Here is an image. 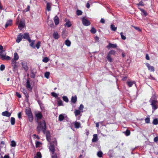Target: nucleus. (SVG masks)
I'll return each mask as SVG.
<instances>
[{
    "label": "nucleus",
    "mask_w": 158,
    "mask_h": 158,
    "mask_svg": "<svg viewBox=\"0 0 158 158\" xmlns=\"http://www.w3.org/2000/svg\"><path fill=\"white\" fill-rule=\"evenodd\" d=\"M46 123L44 120L39 122L38 123V125L37 127V131L39 132L42 131L44 134H45L46 130Z\"/></svg>",
    "instance_id": "1"
},
{
    "label": "nucleus",
    "mask_w": 158,
    "mask_h": 158,
    "mask_svg": "<svg viewBox=\"0 0 158 158\" xmlns=\"http://www.w3.org/2000/svg\"><path fill=\"white\" fill-rule=\"evenodd\" d=\"M50 145L49 146V149L50 152H52V155H54L55 154H56V153H55V147L54 146V144L55 143L56 145L57 143V141L56 140H54L52 141L51 142L50 141Z\"/></svg>",
    "instance_id": "2"
},
{
    "label": "nucleus",
    "mask_w": 158,
    "mask_h": 158,
    "mask_svg": "<svg viewBox=\"0 0 158 158\" xmlns=\"http://www.w3.org/2000/svg\"><path fill=\"white\" fill-rule=\"evenodd\" d=\"M150 102L153 110L152 112H153L158 108V102L157 100H152Z\"/></svg>",
    "instance_id": "3"
},
{
    "label": "nucleus",
    "mask_w": 158,
    "mask_h": 158,
    "mask_svg": "<svg viewBox=\"0 0 158 158\" xmlns=\"http://www.w3.org/2000/svg\"><path fill=\"white\" fill-rule=\"evenodd\" d=\"M23 36V38L24 39L27 40L30 43L31 42V39L30 37L29 36V34L28 33H24L22 35Z\"/></svg>",
    "instance_id": "4"
},
{
    "label": "nucleus",
    "mask_w": 158,
    "mask_h": 158,
    "mask_svg": "<svg viewBox=\"0 0 158 158\" xmlns=\"http://www.w3.org/2000/svg\"><path fill=\"white\" fill-rule=\"evenodd\" d=\"M82 21L83 24L85 26H88L90 24V22L88 19L83 17L82 19Z\"/></svg>",
    "instance_id": "5"
},
{
    "label": "nucleus",
    "mask_w": 158,
    "mask_h": 158,
    "mask_svg": "<svg viewBox=\"0 0 158 158\" xmlns=\"http://www.w3.org/2000/svg\"><path fill=\"white\" fill-rule=\"evenodd\" d=\"M25 85L27 89L29 91H31L32 89V87L31 86L30 82L29 79L27 80Z\"/></svg>",
    "instance_id": "6"
},
{
    "label": "nucleus",
    "mask_w": 158,
    "mask_h": 158,
    "mask_svg": "<svg viewBox=\"0 0 158 158\" xmlns=\"http://www.w3.org/2000/svg\"><path fill=\"white\" fill-rule=\"evenodd\" d=\"M46 134V139L49 142H50L51 141V135H50V132L49 131L47 130L46 131L45 130V134Z\"/></svg>",
    "instance_id": "7"
},
{
    "label": "nucleus",
    "mask_w": 158,
    "mask_h": 158,
    "mask_svg": "<svg viewBox=\"0 0 158 158\" xmlns=\"http://www.w3.org/2000/svg\"><path fill=\"white\" fill-rule=\"evenodd\" d=\"M11 62L12 65L13 67V71L15 72L17 69V66L16 65L17 62L16 61L13 60H12Z\"/></svg>",
    "instance_id": "8"
},
{
    "label": "nucleus",
    "mask_w": 158,
    "mask_h": 158,
    "mask_svg": "<svg viewBox=\"0 0 158 158\" xmlns=\"http://www.w3.org/2000/svg\"><path fill=\"white\" fill-rule=\"evenodd\" d=\"M22 91L26 97V101H27L28 100L29 94L25 89L23 88L22 89Z\"/></svg>",
    "instance_id": "9"
},
{
    "label": "nucleus",
    "mask_w": 158,
    "mask_h": 158,
    "mask_svg": "<svg viewBox=\"0 0 158 158\" xmlns=\"http://www.w3.org/2000/svg\"><path fill=\"white\" fill-rule=\"evenodd\" d=\"M117 47L116 44H112L111 43H109L108 45L107 46L106 48L108 49H110L111 48H116Z\"/></svg>",
    "instance_id": "10"
},
{
    "label": "nucleus",
    "mask_w": 158,
    "mask_h": 158,
    "mask_svg": "<svg viewBox=\"0 0 158 158\" xmlns=\"http://www.w3.org/2000/svg\"><path fill=\"white\" fill-rule=\"evenodd\" d=\"M146 65L148 69L151 72H154L155 71L154 68L153 66H150V64L148 63L146 64Z\"/></svg>",
    "instance_id": "11"
},
{
    "label": "nucleus",
    "mask_w": 158,
    "mask_h": 158,
    "mask_svg": "<svg viewBox=\"0 0 158 158\" xmlns=\"http://www.w3.org/2000/svg\"><path fill=\"white\" fill-rule=\"evenodd\" d=\"M11 113L8 112L7 111L3 112L2 113V115L4 116H6L9 117L11 115Z\"/></svg>",
    "instance_id": "12"
},
{
    "label": "nucleus",
    "mask_w": 158,
    "mask_h": 158,
    "mask_svg": "<svg viewBox=\"0 0 158 158\" xmlns=\"http://www.w3.org/2000/svg\"><path fill=\"white\" fill-rule=\"evenodd\" d=\"M22 65L23 67L26 71H27L28 70V67L27 65V63L26 62H22Z\"/></svg>",
    "instance_id": "13"
},
{
    "label": "nucleus",
    "mask_w": 158,
    "mask_h": 158,
    "mask_svg": "<svg viewBox=\"0 0 158 158\" xmlns=\"http://www.w3.org/2000/svg\"><path fill=\"white\" fill-rule=\"evenodd\" d=\"M35 116L37 118L38 120L41 119L43 117V115L41 112H39L36 114Z\"/></svg>",
    "instance_id": "14"
},
{
    "label": "nucleus",
    "mask_w": 158,
    "mask_h": 158,
    "mask_svg": "<svg viewBox=\"0 0 158 158\" xmlns=\"http://www.w3.org/2000/svg\"><path fill=\"white\" fill-rule=\"evenodd\" d=\"M23 38V37L22 35L20 34H19L17 36V39L16 40V42L18 43H19L22 40Z\"/></svg>",
    "instance_id": "15"
},
{
    "label": "nucleus",
    "mask_w": 158,
    "mask_h": 158,
    "mask_svg": "<svg viewBox=\"0 0 158 158\" xmlns=\"http://www.w3.org/2000/svg\"><path fill=\"white\" fill-rule=\"evenodd\" d=\"M25 26L24 23L21 21L19 24L18 27L20 30H21Z\"/></svg>",
    "instance_id": "16"
},
{
    "label": "nucleus",
    "mask_w": 158,
    "mask_h": 158,
    "mask_svg": "<svg viewBox=\"0 0 158 158\" xmlns=\"http://www.w3.org/2000/svg\"><path fill=\"white\" fill-rule=\"evenodd\" d=\"M111 55L108 53L106 56L107 60L109 62H113V59L111 57Z\"/></svg>",
    "instance_id": "17"
},
{
    "label": "nucleus",
    "mask_w": 158,
    "mask_h": 158,
    "mask_svg": "<svg viewBox=\"0 0 158 158\" xmlns=\"http://www.w3.org/2000/svg\"><path fill=\"white\" fill-rule=\"evenodd\" d=\"M98 135L97 134H94L93 135V137L92 140V142H96L98 141Z\"/></svg>",
    "instance_id": "18"
},
{
    "label": "nucleus",
    "mask_w": 158,
    "mask_h": 158,
    "mask_svg": "<svg viewBox=\"0 0 158 158\" xmlns=\"http://www.w3.org/2000/svg\"><path fill=\"white\" fill-rule=\"evenodd\" d=\"M53 36L55 39H58L59 38V35L56 31L54 32Z\"/></svg>",
    "instance_id": "19"
},
{
    "label": "nucleus",
    "mask_w": 158,
    "mask_h": 158,
    "mask_svg": "<svg viewBox=\"0 0 158 158\" xmlns=\"http://www.w3.org/2000/svg\"><path fill=\"white\" fill-rule=\"evenodd\" d=\"M54 22L56 25H58L59 23V20L58 16H55L54 18Z\"/></svg>",
    "instance_id": "20"
},
{
    "label": "nucleus",
    "mask_w": 158,
    "mask_h": 158,
    "mask_svg": "<svg viewBox=\"0 0 158 158\" xmlns=\"http://www.w3.org/2000/svg\"><path fill=\"white\" fill-rule=\"evenodd\" d=\"M6 54H5V55L4 56H2V60H10V56H6Z\"/></svg>",
    "instance_id": "21"
},
{
    "label": "nucleus",
    "mask_w": 158,
    "mask_h": 158,
    "mask_svg": "<svg viewBox=\"0 0 158 158\" xmlns=\"http://www.w3.org/2000/svg\"><path fill=\"white\" fill-rule=\"evenodd\" d=\"M77 97L75 95L74 96H72L71 99V102L73 103H75L77 101Z\"/></svg>",
    "instance_id": "22"
},
{
    "label": "nucleus",
    "mask_w": 158,
    "mask_h": 158,
    "mask_svg": "<svg viewBox=\"0 0 158 158\" xmlns=\"http://www.w3.org/2000/svg\"><path fill=\"white\" fill-rule=\"evenodd\" d=\"M12 24V20L11 19L7 21L5 24V27L7 28L9 26H11Z\"/></svg>",
    "instance_id": "23"
},
{
    "label": "nucleus",
    "mask_w": 158,
    "mask_h": 158,
    "mask_svg": "<svg viewBox=\"0 0 158 158\" xmlns=\"http://www.w3.org/2000/svg\"><path fill=\"white\" fill-rule=\"evenodd\" d=\"M140 10L141 11L142 15L146 16L148 15V14L146 11L143 9L139 8Z\"/></svg>",
    "instance_id": "24"
},
{
    "label": "nucleus",
    "mask_w": 158,
    "mask_h": 158,
    "mask_svg": "<svg viewBox=\"0 0 158 158\" xmlns=\"http://www.w3.org/2000/svg\"><path fill=\"white\" fill-rule=\"evenodd\" d=\"M27 116L29 121L30 122H32L34 118L32 114L27 115Z\"/></svg>",
    "instance_id": "25"
},
{
    "label": "nucleus",
    "mask_w": 158,
    "mask_h": 158,
    "mask_svg": "<svg viewBox=\"0 0 158 158\" xmlns=\"http://www.w3.org/2000/svg\"><path fill=\"white\" fill-rule=\"evenodd\" d=\"M135 82L134 81H127V84L128 86L129 87H131L135 83Z\"/></svg>",
    "instance_id": "26"
},
{
    "label": "nucleus",
    "mask_w": 158,
    "mask_h": 158,
    "mask_svg": "<svg viewBox=\"0 0 158 158\" xmlns=\"http://www.w3.org/2000/svg\"><path fill=\"white\" fill-rule=\"evenodd\" d=\"M25 113L27 116L32 114L30 109H26Z\"/></svg>",
    "instance_id": "27"
},
{
    "label": "nucleus",
    "mask_w": 158,
    "mask_h": 158,
    "mask_svg": "<svg viewBox=\"0 0 158 158\" xmlns=\"http://www.w3.org/2000/svg\"><path fill=\"white\" fill-rule=\"evenodd\" d=\"M75 127L76 128H79L80 127V123L78 122H75L74 124Z\"/></svg>",
    "instance_id": "28"
},
{
    "label": "nucleus",
    "mask_w": 158,
    "mask_h": 158,
    "mask_svg": "<svg viewBox=\"0 0 158 158\" xmlns=\"http://www.w3.org/2000/svg\"><path fill=\"white\" fill-rule=\"evenodd\" d=\"M19 59V56L18 55V54L17 52H15L14 54V59L15 61Z\"/></svg>",
    "instance_id": "29"
},
{
    "label": "nucleus",
    "mask_w": 158,
    "mask_h": 158,
    "mask_svg": "<svg viewBox=\"0 0 158 158\" xmlns=\"http://www.w3.org/2000/svg\"><path fill=\"white\" fill-rule=\"evenodd\" d=\"M36 73V72H34L33 70H31V74L30 75V77L31 78H34L35 77Z\"/></svg>",
    "instance_id": "30"
},
{
    "label": "nucleus",
    "mask_w": 158,
    "mask_h": 158,
    "mask_svg": "<svg viewBox=\"0 0 158 158\" xmlns=\"http://www.w3.org/2000/svg\"><path fill=\"white\" fill-rule=\"evenodd\" d=\"M65 44L67 46L69 47L71 45V42L69 40H67L65 41Z\"/></svg>",
    "instance_id": "31"
},
{
    "label": "nucleus",
    "mask_w": 158,
    "mask_h": 158,
    "mask_svg": "<svg viewBox=\"0 0 158 158\" xmlns=\"http://www.w3.org/2000/svg\"><path fill=\"white\" fill-rule=\"evenodd\" d=\"M71 25L72 24L71 23L70 21H68L64 24L65 26L67 27H70L71 26Z\"/></svg>",
    "instance_id": "32"
},
{
    "label": "nucleus",
    "mask_w": 158,
    "mask_h": 158,
    "mask_svg": "<svg viewBox=\"0 0 158 158\" xmlns=\"http://www.w3.org/2000/svg\"><path fill=\"white\" fill-rule=\"evenodd\" d=\"M110 28L111 29L112 31H115L116 30H117V27L115 26V25L114 24H111L110 25Z\"/></svg>",
    "instance_id": "33"
},
{
    "label": "nucleus",
    "mask_w": 158,
    "mask_h": 158,
    "mask_svg": "<svg viewBox=\"0 0 158 158\" xmlns=\"http://www.w3.org/2000/svg\"><path fill=\"white\" fill-rule=\"evenodd\" d=\"M103 153L101 151H98L97 153V156L99 158L102 157Z\"/></svg>",
    "instance_id": "34"
},
{
    "label": "nucleus",
    "mask_w": 158,
    "mask_h": 158,
    "mask_svg": "<svg viewBox=\"0 0 158 158\" xmlns=\"http://www.w3.org/2000/svg\"><path fill=\"white\" fill-rule=\"evenodd\" d=\"M10 123L12 125H14L15 123V119L14 117H12L10 118Z\"/></svg>",
    "instance_id": "35"
},
{
    "label": "nucleus",
    "mask_w": 158,
    "mask_h": 158,
    "mask_svg": "<svg viewBox=\"0 0 158 158\" xmlns=\"http://www.w3.org/2000/svg\"><path fill=\"white\" fill-rule=\"evenodd\" d=\"M64 116L63 115L61 114L59 115V121H62V120H64Z\"/></svg>",
    "instance_id": "36"
},
{
    "label": "nucleus",
    "mask_w": 158,
    "mask_h": 158,
    "mask_svg": "<svg viewBox=\"0 0 158 158\" xmlns=\"http://www.w3.org/2000/svg\"><path fill=\"white\" fill-rule=\"evenodd\" d=\"M80 113L81 112L79 110H75L74 111L75 115L76 116H78V115L80 114Z\"/></svg>",
    "instance_id": "37"
},
{
    "label": "nucleus",
    "mask_w": 158,
    "mask_h": 158,
    "mask_svg": "<svg viewBox=\"0 0 158 158\" xmlns=\"http://www.w3.org/2000/svg\"><path fill=\"white\" fill-rule=\"evenodd\" d=\"M152 123L155 125H157L158 124V119L157 118H155L153 120Z\"/></svg>",
    "instance_id": "38"
},
{
    "label": "nucleus",
    "mask_w": 158,
    "mask_h": 158,
    "mask_svg": "<svg viewBox=\"0 0 158 158\" xmlns=\"http://www.w3.org/2000/svg\"><path fill=\"white\" fill-rule=\"evenodd\" d=\"M97 31L96 29L93 27H92L91 30H90V32H91L92 34H95L96 33Z\"/></svg>",
    "instance_id": "39"
},
{
    "label": "nucleus",
    "mask_w": 158,
    "mask_h": 158,
    "mask_svg": "<svg viewBox=\"0 0 158 158\" xmlns=\"http://www.w3.org/2000/svg\"><path fill=\"white\" fill-rule=\"evenodd\" d=\"M63 100L66 102H68L69 101V99L66 96H63L62 97Z\"/></svg>",
    "instance_id": "40"
},
{
    "label": "nucleus",
    "mask_w": 158,
    "mask_h": 158,
    "mask_svg": "<svg viewBox=\"0 0 158 158\" xmlns=\"http://www.w3.org/2000/svg\"><path fill=\"white\" fill-rule=\"evenodd\" d=\"M16 143L15 141L12 140L11 141V144L10 146L12 147H15L16 146Z\"/></svg>",
    "instance_id": "41"
},
{
    "label": "nucleus",
    "mask_w": 158,
    "mask_h": 158,
    "mask_svg": "<svg viewBox=\"0 0 158 158\" xmlns=\"http://www.w3.org/2000/svg\"><path fill=\"white\" fill-rule=\"evenodd\" d=\"M111 55H114L116 53V51L114 50H112L108 52Z\"/></svg>",
    "instance_id": "42"
},
{
    "label": "nucleus",
    "mask_w": 158,
    "mask_h": 158,
    "mask_svg": "<svg viewBox=\"0 0 158 158\" xmlns=\"http://www.w3.org/2000/svg\"><path fill=\"white\" fill-rule=\"evenodd\" d=\"M5 51L4 50H2L0 52V58L1 59H2V56H4L5 54H3L4 52Z\"/></svg>",
    "instance_id": "43"
},
{
    "label": "nucleus",
    "mask_w": 158,
    "mask_h": 158,
    "mask_svg": "<svg viewBox=\"0 0 158 158\" xmlns=\"http://www.w3.org/2000/svg\"><path fill=\"white\" fill-rule=\"evenodd\" d=\"M124 133H125V135L127 136L129 135L131 133L130 131L128 129Z\"/></svg>",
    "instance_id": "44"
},
{
    "label": "nucleus",
    "mask_w": 158,
    "mask_h": 158,
    "mask_svg": "<svg viewBox=\"0 0 158 158\" xmlns=\"http://www.w3.org/2000/svg\"><path fill=\"white\" fill-rule=\"evenodd\" d=\"M50 75V73L48 72H47L44 74V77L47 78H48Z\"/></svg>",
    "instance_id": "45"
},
{
    "label": "nucleus",
    "mask_w": 158,
    "mask_h": 158,
    "mask_svg": "<svg viewBox=\"0 0 158 158\" xmlns=\"http://www.w3.org/2000/svg\"><path fill=\"white\" fill-rule=\"evenodd\" d=\"M76 13L77 15L79 16L82 14V12L81 10H77Z\"/></svg>",
    "instance_id": "46"
},
{
    "label": "nucleus",
    "mask_w": 158,
    "mask_h": 158,
    "mask_svg": "<svg viewBox=\"0 0 158 158\" xmlns=\"http://www.w3.org/2000/svg\"><path fill=\"white\" fill-rule=\"evenodd\" d=\"M57 102L58 106H60L63 105V102L61 100H60L58 101Z\"/></svg>",
    "instance_id": "47"
},
{
    "label": "nucleus",
    "mask_w": 158,
    "mask_h": 158,
    "mask_svg": "<svg viewBox=\"0 0 158 158\" xmlns=\"http://www.w3.org/2000/svg\"><path fill=\"white\" fill-rule=\"evenodd\" d=\"M37 157L36 156V157L37 158H41L42 157V155L41 153L40 152H38L37 153Z\"/></svg>",
    "instance_id": "48"
},
{
    "label": "nucleus",
    "mask_w": 158,
    "mask_h": 158,
    "mask_svg": "<svg viewBox=\"0 0 158 158\" xmlns=\"http://www.w3.org/2000/svg\"><path fill=\"white\" fill-rule=\"evenodd\" d=\"M40 44L41 42L40 41H38L37 42L35 45V46L37 49H38L40 48Z\"/></svg>",
    "instance_id": "49"
},
{
    "label": "nucleus",
    "mask_w": 158,
    "mask_h": 158,
    "mask_svg": "<svg viewBox=\"0 0 158 158\" xmlns=\"http://www.w3.org/2000/svg\"><path fill=\"white\" fill-rule=\"evenodd\" d=\"M49 60V59L47 57H44L43 60V61L45 63L48 62Z\"/></svg>",
    "instance_id": "50"
},
{
    "label": "nucleus",
    "mask_w": 158,
    "mask_h": 158,
    "mask_svg": "<svg viewBox=\"0 0 158 158\" xmlns=\"http://www.w3.org/2000/svg\"><path fill=\"white\" fill-rule=\"evenodd\" d=\"M51 94L52 96L55 98H56L58 97V95L54 92H52Z\"/></svg>",
    "instance_id": "51"
},
{
    "label": "nucleus",
    "mask_w": 158,
    "mask_h": 158,
    "mask_svg": "<svg viewBox=\"0 0 158 158\" xmlns=\"http://www.w3.org/2000/svg\"><path fill=\"white\" fill-rule=\"evenodd\" d=\"M46 8L48 11H50L51 10V6L49 3H47Z\"/></svg>",
    "instance_id": "52"
},
{
    "label": "nucleus",
    "mask_w": 158,
    "mask_h": 158,
    "mask_svg": "<svg viewBox=\"0 0 158 158\" xmlns=\"http://www.w3.org/2000/svg\"><path fill=\"white\" fill-rule=\"evenodd\" d=\"M121 38L123 40H125L126 39V37L124 36L123 35V32H121L120 33Z\"/></svg>",
    "instance_id": "53"
},
{
    "label": "nucleus",
    "mask_w": 158,
    "mask_h": 158,
    "mask_svg": "<svg viewBox=\"0 0 158 158\" xmlns=\"http://www.w3.org/2000/svg\"><path fill=\"white\" fill-rule=\"evenodd\" d=\"M137 5L138 6H144V4L143 3V2L142 1H140L139 2V3H138L137 4Z\"/></svg>",
    "instance_id": "54"
},
{
    "label": "nucleus",
    "mask_w": 158,
    "mask_h": 158,
    "mask_svg": "<svg viewBox=\"0 0 158 158\" xmlns=\"http://www.w3.org/2000/svg\"><path fill=\"white\" fill-rule=\"evenodd\" d=\"M5 69V66L4 64H1L0 67V69L1 71H3Z\"/></svg>",
    "instance_id": "55"
},
{
    "label": "nucleus",
    "mask_w": 158,
    "mask_h": 158,
    "mask_svg": "<svg viewBox=\"0 0 158 158\" xmlns=\"http://www.w3.org/2000/svg\"><path fill=\"white\" fill-rule=\"evenodd\" d=\"M145 123H150V119L149 118H146L145 119Z\"/></svg>",
    "instance_id": "56"
},
{
    "label": "nucleus",
    "mask_w": 158,
    "mask_h": 158,
    "mask_svg": "<svg viewBox=\"0 0 158 158\" xmlns=\"http://www.w3.org/2000/svg\"><path fill=\"white\" fill-rule=\"evenodd\" d=\"M18 118L19 119H21L22 118V113L21 112H19L18 114Z\"/></svg>",
    "instance_id": "57"
},
{
    "label": "nucleus",
    "mask_w": 158,
    "mask_h": 158,
    "mask_svg": "<svg viewBox=\"0 0 158 158\" xmlns=\"http://www.w3.org/2000/svg\"><path fill=\"white\" fill-rule=\"evenodd\" d=\"M41 144V143L39 141H37L35 143V146L36 148L39 147L40 145Z\"/></svg>",
    "instance_id": "58"
},
{
    "label": "nucleus",
    "mask_w": 158,
    "mask_h": 158,
    "mask_svg": "<svg viewBox=\"0 0 158 158\" xmlns=\"http://www.w3.org/2000/svg\"><path fill=\"white\" fill-rule=\"evenodd\" d=\"M133 27H134L135 29L138 31H141V30L139 27L135 26H133Z\"/></svg>",
    "instance_id": "59"
},
{
    "label": "nucleus",
    "mask_w": 158,
    "mask_h": 158,
    "mask_svg": "<svg viewBox=\"0 0 158 158\" xmlns=\"http://www.w3.org/2000/svg\"><path fill=\"white\" fill-rule=\"evenodd\" d=\"M34 42H35V41L33 40L32 41V42L30 44V46L32 47H33L34 48H35V47L34 46Z\"/></svg>",
    "instance_id": "60"
},
{
    "label": "nucleus",
    "mask_w": 158,
    "mask_h": 158,
    "mask_svg": "<svg viewBox=\"0 0 158 158\" xmlns=\"http://www.w3.org/2000/svg\"><path fill=\"white\" fill-rule=\"evenodd\" d=\"M84 108V106L82 104H81L79 107V109L80 110H82Z\"/></svg>",
    "instance_id": "61"
},
{
    "label": "nucleus",
    "mask_w": 158,
    "mask_h": 158,
    "mask_svg": "<svg viewBox=\"0 0 158 158\" xmlns=\"http://www.w3.org/2000/svg\"><path fill=\"white\" fill-rule=\"evenodd\" d=\"M90 5L89 2H88L86 4V7L87 8H89L90 7Z\"/></svg>",
    "instance_id": "62"
},
{
    "label": "nucleus",
    "mask_w": 158,
    "mask_h": 158,
    "mask_svg": "<svg viewBox=\"0 0 158 158\" xmlns=\"http://www.w3.org/2000/svg\"><path fill=\"white\" fill-rule=\"evenodd\" d=\"M16 95L19 98H21V95L19 93L17 92L16 93Z\"/></svg>",
    "instance_id": "63"
},
{
    "label": "nucleus",
    "mask_w": 158,
    "mask_h": 158,
    "mask_svg": "<svg viewBox=\"0 0 158 158\" xmlns=\"http://www.w3.org/2000/svg\"><path fill=\"white\" fill-rule=\"evenodd\" d=\"M154 141L155 142H157L158 141V137L156 136L154 138Z\"/></svg>",
    "instance_id": "64"
}]
</instances>
